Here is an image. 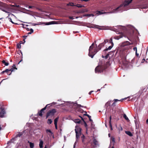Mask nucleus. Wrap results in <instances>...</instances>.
Masks as SVG:
<instances>
[{"label":"nucleus","mask_w":148,"mask_h":148,"mask_svg":"<svg viewBox=\"0 0 148 148\" xmlns=\"http://www.w3.org/2000/svg\"><path fill=\"white\" fill-rule=\"evenodd\" d=\"M110 65V62L109 61H107L104 65L98 66H97L95 69V72L96 73L102 72L104 70L106 69Z\"/></svg>","instance_id":"f257e3e1"},{"label":"nucleus","mask_w":148,"mask_h":148,"mask_svg":"<svg viewBox=\"0 0 148 148\" xmlns=\"http://www.w3.org/2000/svg\"><path fill=\"white\" fill-rule=\"evenodd\" d=\"M94 44L93 43L90 47L89 49L88 56L92 58L94 56L98 51V50L97 48V45L96 44V48H94Z\"/></svg>","instance_id":"f03ea898"},{"label":"nucleus","mask_w":148,"mask_h":148,"mask_svg":"<svg viewBox=\"0 0 148 148\" xmlns=\"http://www.w3.org/2000/svg\"><path fill=\"white\" fill-rule=\"evenodd\" d=\"M133 0H125L123 4H121L119 6L114 10V12L121 10L122 9H121V7L123 6L125 7L128 5L130 3H131Z\"/></svg>","instance_id":"7ed1b4c3"},{"label":"nucleus","mask_w":148,"mask_h":148,"mask_svg":"<svg viewBox=\"0 0 148 148\" xmlns=\"http://www.w3.org/2000/svg\"><path fill=\"white\" fill-rule=\"evenodd\" d=\"M75 130L76 133V137L77 139L81 134V129L78 126H76Z\"/></svg>","instance_id":"20e7f679"},{"label":"nucleus","mask_w":148,"mask_h":148,"mask_svg":"<svg viewBox=\"0 0 148 148\" xmlns=\"http://www.w3.org/2000/svg\"><path fill=\"white\" fill-rule=\"evenodd\" d=\"M56 112V111L55 109H53L50 110L47 113V117L49 116H53Z\"/></svg>","instance_id":"39448f33"},{"label":"nucleus","mask_w":148,"mask_h":148,"mask_svg":"<svg viewBox=\"0 0 148 148\" xmlns=\"http://www.w3.org/2000/svg\"><path fill=\"white\" fill-rule=\"evenodd\" d=\"M108 42V40H105L103 42L100 44L98 47L97 46V48L98 50V51L99 50H101V48L104 46L105 45L106 42Z\"/></svg>","instance_id":"423d86ee"},{"label":"nucleus","mask_w":148,"mask_h":148,"mask_svg":"<svg viewBox=\"0 0 148 148\" xmlns=\"http://www.w3.org/2000/svg\"><path fill=\"white\" fill-rule=\"evenodd\" d=\"M132 44V43L128 41H125L123 42L121 45V47H124L127 45H131Z\"/></svg>","instance_id":"0eeeda50"},{"label":"nucleus","mask_w":148,"mask_h":148,"mask_svg":"<svg viewBox=\"0 0 148 148\" xmlns=\"http://www.w3.org/2000/svg\"><path fill=\"white\" fill-rule=\"evenodd\" d=\"M49 104H47L45 107L44 108L42 109L40 111V112H39L38 113V114L39 116H42V112H43V111L44 110H45L47 108V106L49 105Z\"/></svg>","instance_id":"6e6552de"},{"label":"nucleus","mask_w":148,"mask_h":148,"mask_svg":"<svg viewBox=\"0 0 148 148\" xmlns=\"http://www.w3.org/2000/svg\"><path fill=\"white\" fill-rule=\"evenodd\" d=\"M147 86L143 87L139 92H145L147 91Z\"/></svg>","instance_id":"1a4fd4ad"},{"label":"nucleus","mask_w":148,"mask_h":148,"mask_svg":"<svg viewBox=\"0 0 148 148\" xmlns=\"http://www.w3.org/2000/svg\"><path fill=\"white\" fill-rule=\"evenodd\" d=\"M130 96H128L127 97H125L124 98L122 99H121L120 100H119L118 99H115L114 100V101L115 102H116L117 101H122L123 100L126 99L128 98H130Z\"/></svg>","instance_id":"9d476101"},{"label":"nucleus","mask_w":148,"mask_h":148,"mask_svg":"<svg viewBox=\"0 0 148 148\" xmlns=\"http://www.w3.org/2000/svg\"><path fill=\"white\" fill-rule=\"evenodd\" d=\"M5 113V112L4 109H3L0 112V117H2L3 116L4 114Z\"/></svg>","instance_id":"9b49d317"},{"label":"nucleus","mask_w":148,"mask_h":148,"mask_svg":"<svg viewBox=\"0 0 148 148\" xmlns=\"http://www.w3.org/2000/svg\"><path fill=\"white\" fill-rule=\"evenodd\" d=\"M73 104H74V105L75 106H77V108H79L80 107H84V106H82L80 104H78L76 102L74 103L73 102H72Z\"/></svg>","instance_id":"f8f14e48"},{"label":"nucleus","mask_w":148,"mask_h":148,"mask_svg":"<svg viewBox=\"0 0 148 148\" xmlns=\"http://www.w3.org/2000/svg\"><path fill=\"white\" fill-rule=\"evenodd\" d=\"M95 13L97 15H99L103 14L104 13H106L105 12H102L101 11H97L95 12Z\"/></svg>","instance_id":"ddd939ff"},{"label":"nucleus","mask_w":148,"mask_h":148,"mask_svg":"<svg viewBox=\"0 0 148 148\" xmlns=\"http://www.w3.org/2000/svg\"><path fill=\"white\" fill-rule=\"evenodd\" d=\"M113 46V45H111L110 46H109L108 48H107L103 50V51H108V50H110L112 49V47Z\"/></svg>","instance_id":"4468645a"},{"label":"nucleus","mask_w":148,"mask_h":148,"mask_svg":"<svg viewBox=\"0 0 148 148\" xmlns=\"http://www.w3.org/2000/svg\"><path fill=\"white\" fill-rule=\"evenodd\" d=\"M99 27H101V26H99L97 25H93V26L92 27L97 28L99 29H101L99 28Z\"/></svg>","instance_id":"2eb2a0df"},{"label":"nucleus","mask_w":148,"mask_h":148,"mask_svg":"<svg viewBox=\"0 0 148 148\" xmlns=\"http://www.w3.org/2000/svg\"><path fill=\"white\" fill-rule=\"evenodd\" d=\"M125 133L126 134L130 136H133V135L131 132L130 131H126L125 132Z\"/></svg>","instance_id":"dca6fc26"},{"label":"nucleus","mask_w":148,"mask_h":148,"mask_svg":"<svg viewBox=\"0 0 148 148\" xmlns=\"http://www.w3.org/2000/svg\"><path fill=\"white\" fill-rule=\"evenodd\" d=\"M43 142L42 140H40V143L39 144V145L40 146V148H42L43 147Z\"/></svg>","instance_id":"f3484780"},{"label":"nucleus","mask_w":148,"mask_h":148,"mask_svg":"<svg viewBox=\"0 0 148 148\" xmlns=\"http://www.w3.org/2000/svg\"><path fill=\"white\" fill-rule=\"evenodd\" d=\"M74 121L76 123H79L81 122V121L79 119H75L74 120Z\"/></svg>","instance_id":"a211bd4d"},{"label":"nucleus","mask_w":148,"mask_h":148,"mask_svg":"<svg viewBox=\"0 0 148 148\" xmlns=\"http://www.w3.org/2000/svg\"><path fill=\"white\" fill-rule=\"evenodd\" d=\"M28 143H29V145L30 148H33L34 147V144L33 143L30 142L28 141Z\"/></svg>","instance_id":"6ab92c4d"},{"label":"nucleus","mask_w":148,"mask_h":148,"mask_svg":"<svg viewBox=\"0 0 148 148\" xmlns=\"http://www.w3.org/2000/svg\"><path fill=\"white\" fill-rule=\"evenodd\" d=\"M22 42L21 41L19 43L17 44L16 45L17 48L18 49H20L21 48V44L22 43Z\"/></svg>","instance_id":"aec40b11"},{"label":"nucleus","mask_w":148,"mask_h":148,"mask_svg":"<svg viewBox=\"0 0 148 148\" xmlns=\"http://www.w3.org/2000/svg\"><path fill=\"white\" fill-rule=\"evenodd\" d=\"M93 142L95 145H98V142L95 138H93Z\"/></svg>","instance_id":"412c9836"},{"label":"nucleus","mask_w":148,"mask_h":148,"mask_svg":"<svg viewBox=\"0 0 148 148\" xmlns=\"http://www.w3.org/2000/svg\"><path fill=\"white\" fill-rule=\"evenodd\" d=\"M123 117L126 120H127L128 122L129 121H130V120H129V119L127 117L126 115L125 114H124L123 115Z\"/></svg>","instance_id":"4be33fe9"},{"label":"nucleus","mask_w":148,"mask_h":148,"mask_svg":"<svg viewBox=\"0 0 148 148\" xmlns=\"http://www.w3.org/2000/svg\"><path fill=\"white\" fill-rule=\"evenodd\" d=\"M54 23V21H51V22H50L46 23L45 24L47 25H49L55 24V23Z\"/></svg>","instance_id":"5701e85b"},{"label":"nucleus","mask_w":148,"mask_h":148,"mask_svg":"<svg viewBox=\"0 0 148 148\" xmlns=\"http://www.w3.org/2000/svg\"><path fill=\"white\" fill-rule=\"evenodd\" d=\"M10 14H8V16L7 17V18H8L9 19V21H10L13 24H14V23L12 21V19L10 17Z\"/></svg>","instance_id":"b1692460"},{"label":"nucleus","mask_w":148,"mask_h":148,"mask_svg":"<svg viewBox=\"0 0 148 148\" xmlns=\"http://www.w3.org/2000/svg\"><path fill=\"white\" fill-rule=\"evenodd\" d=\"M58 119H59V117H58L54 119V124H57V122H58Z\"/></svg>","instance_id":"393cba45"},{"label":"nucleus","mask_w":148,"mask_h":148,"mask_svg":"<svg viewBox=\"0 0 148 148\" xmlns=\"http://www.w3.org/2000/svg\"><path fill=\"white\" fill-rule=\"evenodd\" d=\"M135 121V125H136V129H138L139 128V126H138V124L137 123L136 121Z\"/></svg>","instance_id":"a878e982"},{"label":"nucleus","mask_w":148,"mask_h":148,"mask_svg":"<svg viewBox=\"0 0 148 148\" xmlns=\"http://www.w3.org/2000/svg\"><path fill=\"white\" fill-rule=\"evenodd\" d=\"M2 62L3 64H4L6 66H8L9 65V63L8 62H6L4 60H2Z\"/></svg>","instance_id":"bb28decb"},{"label":"nucleus","mask_w":148,"mask_h":148,"mask_svg":"<svg viewBox=\"0 0 148 148\" xmlns=\"http://www.w3.org/2000/svg\"><path fill=\"white\" fill-rule=\"evenodd\" d=\"M8 71V69H6L5 70V71H2L1 73V74H4V73H6V72H7Z\"/></svg>","instance_id":"cd10ccee"},{"label":"nucleus","mask_w":148,"mask_h":148,"mask_svg":"<svg viewBox=\"0 0 148 148\" xmlns=\"http://www.w3.org/2000/svg\"><path fill=\"white\" fill-rule=\"evenodd\" d=\"M86 115L89 118V119L90 121L92 122V120L91 119V116L88 114H86Z\"/></svg>","instance_id":"c85d7f7f"},{"label":"nucleus","mask_w":148,"mask_h":148,"mask_svg":"<svg viewBox=\"0 0 148 148\" xmlns=\"http://www.w3.org/2000/svg\"><path fill=\"white\" fill-rule=\"evenodd\" d=\"M52 122V121L51 119H48L47 123L49 124H51Z\"/></svg>","instance_id":"c756f323"},{"label":"nucleus","mask_w":148,"mask_h":148,"mask_svg":"<svg viewBox=\"0 0 148 148\" xmlns=\"http://www.w3.org/2000/svg\"><path fill=\"white\" fill-rule=\"evenodd\" d=\"M118 129L120 132L122 131L123 130V128L121 125L119 126L118 127Z\"/></svg>","instance_id":"7c9ffc66"},{"label":"nucleus","mask_w":148,"mask_h":148,"mask_svg":"<svg viewBox=\"0 0 148 148\" xmlns=\"http://www.w3.org/2000/svg\"><path fill=\"white\" fill-rule=\"evenodd\" d=\"M111 142L112 143H115V140L114 138L113 137H111Z\"/></svg>","instance_id":"2f4dec72"},{"label":"nucleus","mask_w":148,"mask_h":148,"mask_svg":"<svg viewBox=\"0 0 148 148\" xmlns=\"http://www.w3.org/2000/svg\"><path fill=\"white\" fill-rule=\"evenodd\" d=\"M110 43H111L112 45H114V44L112 42V38H111L110 39Z\"/></svg>","instance_id":"473e14b6"},{"label":"nucleus","mask_w":148,"mask_h":148,"mask_svg":"<svg viewBox=\"0 0 148 148\" xmlns=\"http://www.w3.org/2000/svg\"><path fill=\"white\" fill-rule=\"evenodd\" d=\"M121 38V37H120L119 36H115L114 38L115 39L119 40Z\"/></svg>","instance_id":"72a5a7b5"},{"label":"nucleus","mask_w":148,"mask_h":148,"mask_svg":"<svg viewBox=\"0 0 148 148\" xmlns=\"http://www.w3.org/2000/svg\"><path fill=\"white\" fill-rule=\"evenodd\" d=\"M46 132L47 133H49L51 134H53V133L51 131L49 130H46Z\"/></svg>","instance_id":"f704fd0d"},{"label":"nucleus","mask_w":148,"mask_h":148,"mask_svg":"<svg viewBox=\"0 0 148 148\" xmlns=\"http://www.w3.org/2000/svg\"><path fill=\"white\" fill-rule=\"evenodd\" d=\"M83 16H87L88 17H89L90 16V14H84L83 15Z\"/></svg>","instance_id":"c9c22d12"},{"label":"nucleus","mask_w":148,"mask_h":148,"mask_svg":"<svg viewBox=\"0 0 148 148\" xmlns=\"http://www.w3.org/2000/svg\"><path fill=\"white\" fill-rule=\"evenodd\" d=\"M12 67L14 69H15L16 70L17 69V68L16 67L15 65L14 64H13Z\"/></svg>","instance_id":"e433bc0d"},{"label":"nucleus","mask_w":148,"mask_h":148,"mask_svg":"<svg viewBox=\"0 0 148 148\" xmlns=\"http://www.w3.org/2000/svg\"><path fill=\"white\" fill-rule=\"evenodd\" d=\"M112 119V118L111 116H110V121H109V125H110L111 126V120Z\"/></svg>","instance_id":"4c0bfd02"},{"label":"nucleus","mask_w":148,"mask_h":148,"mask_svg":"<svg viewBox=\"0 0 148 148\" xmlns=\"http://www.w3.org/2000/svg\"><path fill=\"white\" fill-rule=\"evenodd\" d=\"M84 9H82L80 10L78 12V13H84Z\"/></svg>","instance_id":"58836bf2"},{"label":"nucleus","mask_w":148,"mask_h":148,"mask_svg":"<svg viewBox=\"0 0 148 148\" xmlns=\"http://www.w3.org/2000/svg\"><path fill=\"white\" fill-rule=\"evenodd\" d=\"M77 7H78V8H82V7H84V6L82 5H77Z\"/></svg>","instance_id":"ea45409f"},{"label":"nucleus","mask_w":148,"mask_h":148,"mask_svg":"<svg viewBox=\"0 0 148 148\" xmlns=\"http://www.w3.org/2000/svg\"><path fill=\"white\" fill-rule=\"evenodd\" d=\"M6 73L8 75H10L11 73V72H10L9 71H8L7 72H6Z\"/></svg>","instance_id":"a19ab883"},{"label":"nucleus","mask_w":148,"mask_h":148,"mask_svg":"<svg viewBox=\"0 0 148 148\" xmlns=\"http://www.w3.org/2000/svg\"><path fill=\"white\" fill-rule=\"evenodd\" d=\"M13 69H14L13 68H11L10 69H8V71H9L10 72L12 73V72L13 71Z\"/></svg>","instance_id":"79ce46f5"},{"label":"nucleus","mask_w":148,"mask_h":148,"mask_svg":"<svg viewBox=\"0 0 148 148\" xmlns=\"http://www.w3.org/2000/svg\"><path fill=\"white\" fill-rule=\"evenodd\" d=\"M109 54H107L106 56H105V58L106 59H107L109 57Z\"/></svg>","instance_id":"37998d69"},{"label":"nucleus","mask_w":148,"mask_h":148,"mask_svg":"<svg viewBox=\"0 0 148 148\" xmlns=\"http://www.w3.org/2000/svg\"><path fill=\"white\" fill-rule=\"evenodd\" d=\"M69 18L70 19L73 20L74 19L73 16H69Z\"/></svg>","instance_id":"c03bdc74"},{"label":"nucleus","mask_w":148,"mask_h":148,"mask_svg":"<svg viewBox=\"0 0 148 148\" xmlns=\"http://www.w3.org/2000/svg\"><path fill=\"white\" fill-rule=\"evenodd\" d=\"M133 49L134 51L136 50V52L137 51V48L136 47H134L133 48Z\"/></svg>","instance_id":"a18cd8bd"},{"label":"nucleus","mask_w":148,"mask_h":148,"mask_svg":"<svg viewBox=\"0 0 148 148\" xmlns=\"http://www.w3.org/2000/svg\"><path fill=\"white\" fill-rule=\"evenodd\" d=\"M84 135H83L82 136V141L83 142V139H84Z\"/></svg>","instance_id":"49530a36"},{"label":"nucleus","mask_w":148,"mask_h":148,"mask_svg":"<svg viewBox=\"0 0 148 148\" xmlns=\"http://www.w3.org/2000/svg\"><path fill=\"white\" fill-rule=\"evenodd\" d=\"M30 32L32 33L33 32H34V31H33V29H30Z\"/></svg>","instance_id":"de8ad7c7"},{"label":"nucleus","mask_w":148,"mask_h":148,"mask_svg":"<svg viewBox=\"0 0 148 148\" xmlns=\"http://www.w3.org/2000/svg\"><path fill=\"white\" fill-rule=\"evenodd\" d=\"M136 55L137 57H138L139 54L137 53V51L136 52Z\"/></svg>","instance_id":"09e8293b"},{"label":"nucleus","mask_w":148,"mask_h":148,"mask_svg":"<svg viewBox=\"0 0 148 148\" xmlns=\"http://www.w3.org/2000/svg\"><path fill=\"white\" fill-rule=\"evenodd\" d=\"M84 12H87L88 11V10L86 9H84Z\"/></svg>","instance_id":"8fccbe9b"},{"label":"nucleus","mask_w":148,"mask_h":148,"mask_svg":"<svg viewBox=\"0 0 148 148\" xmlns=\"http://www.w3.org/2000/svg\"><path fill=\"white\" fill-rule=\"evenodd\" d=\"M13 6H15V7H16L17 8H18L19 7V6L18 5H13Z\"/></svg>","instance_id":"3c124183"},{"label":"nucleus","mask_w":148,"mask_h":148,"mask_svg":"<svg viewBox=\"0 0 148 148\" xmlns=\"http://www.w3.org/2000/svg\"><path fill=\"white\" fill-rule=\"evenodd\" d=\"M115 103H116V102L114 101V102H113L112 103V106H114L115 105Z\"/></svg>","instance_id":"603ef678"},{"label":"nucleus","mask_w":148,"mask_h":148,"mask_svg":"<svg viewBox=\"0 0 148 148\" xmlns=\"http://www.w3.org/2000/svg\"><path fill=\"white\" fill-rule=\"evenodd\" d=\"M54 125H55V128H56V129H57L58 128H57V124H54Z\"/></svg>","instance_id":"864d4df0"},{"label":"nucleus","mask_w":148,"mask_h":148,"mask_svg":"<svg viewBox=\"0 0 148 148\" xmlns=\"http://www.w3.org/2000/svg\"><path fill=\"white\" fill-rule=\"evenodd\" d=\"M4 12H6V13H8V14H11L9 12H8L6 10Z\"/></svg>","instance_id":"5fc2aeb1"},{"label":"nucleus","mask_w":148,"mask_h":148,"mask_svg":"<svg viewBox=\"0 0 148 148\" xmlns=\"http://www.w3.org/2000/svg\"><path fill=\"white\" fill-rule=\"evenodd\" d=\"M38 24L35 23H33L32 25L35 26L37 25Z\"/></svg>","instance_id":"6e6d98bb"},{"label":"nucleus","mask_w":148,"mask_h":148,"mask_svg":"<svg viewBox=\"0 0 148 148\" xmlns=\"http://www.w3.org/2000/svg\"><path fill=\"white\" fill-rule=\"evenodd\" d=\"M22 135V134H18L17 135V136H18L20 137V136H21Z\"/></svg>","instance_id":"4d7b16f0"},{"label":"nucleus","mask_w":148,"mask_h":148,"mask_svg":"<svg viewBox=\"0 0 148 148\" xmlns=\"http://www.w3.org/2000/svg\"><path fill=\"white\" fill-rule=\"evenodd\" d=\"M90 16H94V15L93 14H90Z\"/></svg>","instance_id":"13d9d810"},{"label":"nucleus","mask_w":148,"mask_h":148,"mask_svg":"<svg viewBox=\"0 0 148 148\" xmlns=\"http://www.w3.org/2000/svg\"><path fill=\"white\" fill-rule=\"evenodd\" d=\"M33 6H29V8H33Z\"/></svg>","instance_id":"bf43d9fd"},{"label":"nucleus","mask_w":148,"mask_h":148,"mask_svg":"<svg viewBox=\"0 0 148 148\" xmlns=\"http://www.w3.org/2000/svg\"><path fill=\"white\" fill-rule=\"evenodd\" d=\"M26 30L27 31H30L29 29V28H26Z\"/></svg>","instance_id":"052dcab7"},{"label":"nucleus","mask_w":148,"mask_h":148,"mask_svg":"<svg viewBox=\"0 0 148 148\" xmlns=\"http://www.w3.org/2000/svg\"><path fill=\"white\" fill-rule=\"evenodd\" d=\"M110 127H111V130H112V125H111V126L110 125Z\"/></svg>","instance_id":"680f3d73"},{"label":"nucleus","mask_w":148,"mask_h":148,"mask_svg":"<svg viewBox=\"0 0 148 148\" xmlns=\"http://www.w3.org/2000/svg\"><path fill=\"white\" fill-rule=\"evenodd\" d=\"M1 10H2V11H3L4 12L5 10L4 9H1Z\"/></svg>","instance_id":"e2e57ef3"},{"label":"nucleus","mask_w":148,"mask_h":148,"mask_svg":"<svg viewBox=\"0 0 148 148\" xmlns=\"http://www.w3.org/2000/svg\"><path fill=\"white\" fill-rule=\"evenodd\" d=\"M100 89H98V90H97V91H95V92H98V91H100Z\"/></svg>","instance_id":"0e129e2a"},{"label":"nucleus","mask_w":148,"mask_h":148,"mask_svg":"<svg viewBox=\"0 0 148 148\" xmlns=\"http://www.w3.org/2000/svg\"><path fill=\"white\" fill-rule=\"evenodd\" d=\"M83 1H85V2H87L88 1V0H83Z\"/></svg>","instance_id":"69168bd1"},{"label":"nucleus","mask_w":148,"mask_h":148,"mask_svg":"<svg viewBox=\"0 0 148 148\" xmlns=\"http://www.w3.org/2000/svg\"><path fill=\"white\" fill-rule=\"evenodd\" d=\"M146 122L147 123H148V119L146 120Z\"/></svg>","instance_id":"338daca9"},{"label":"nucleus","mask_w":148,"mask_h":148,"mask_svg":"<svg viewBox=\"0 0 148 148\" xmlns=\"http://www.w3.org/2000/svg\"><path fill=\"white\" fill-rule=\"evenodd\" d=\"M32 33H31L30 32H29L28 33V34H31Z\"/></svg>","instance_id":"774afa93"}]
</instances>
